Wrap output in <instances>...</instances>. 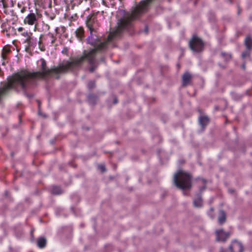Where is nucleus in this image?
Returning <instances> with one entry per match:
<instances>
[{"label":"nucleus","instance_id":"42","mask_svg":"<svg viewBox=\"0 0 252 252\" xmlns=\"http://www.w3.org/2000/svg\"><path fill=\"white\" fill-rule=\"evenodd\" d=\"M2 65H5V63H4V62H2Z\"/></svg>","mask_w":252,"mask_h":252},{"label":"nucleus","instance_id":"29","mask_svg":"<svg viewBox=\"0 0 252 252\" xmlns=\"http://www.w3.org/2000/svg\"><path fill=\"white\" fill-rule=\"evenodd\" d=\"M38 115L39 116H42L44 118H46V115L43 113V111H38Z\"/></svg>","mask_w":252,"mask_h":252},{"label":"nucleus","instance_id":"17","mask_svg":"<svg viewBox=\"0 0 252 252\" xmlns=\"http://www.w3.org/2000/svg\"><path fill=\"white\" fill-rule=\"evenodd\" d=\"M245 44L249 50L252 48V38L251 36H247L245 40Z\"/></svg>","mask_w":252,"mask_h":252},{"label":"nucleus","instance_id":"25","mask_svg":"<svg viewBox=\"0 0 252 252\" xmlns=\"http://www.w3.org/2000/svg\"><path fill=\"white\" fill-rule=\"evenodd\" d=\"M87 86L89 89H92L95 87V82L93 81H89L88 83Z\"/></svg>","mask_w":252,"mask_h":252},{"label":"nucleus","instance_id":"5","mask_svg":"<svg viewBox=\"0 0 252 252\" xmlns=\"http://www.w3.org/2000/svg\"><path fill=\"white\" fill-rule=\"evenodd\" d=\"M189 47L192 51L199 53L203 50L204 43L200 38L194 35L189 41Z\"/></svg>","mask_w":252,"mask_h":252},{"label":"nucleus","instance_id":"6","mask_svg":"<svg viewBox=\"0 0 252 252\" xmlns=\"http://www.w3.org/2000/svg\"><path fill=\"white\" fill-rule=\"evenodd\" d=\"M22 35L26 38L24 41V43L26 44L25 50L29 52L32 48H34L36 46V40L32 36V33L28 31H25L22 33Z\"/></svg>","mask_w":252,"mask_h":252},{"label":"nucleus","instance_id":"27","mask_svg":"<svg viewBox=\"0 0 252 252\" xmlns=\"http://www.w3.org/2000/svg\"><path fill=\"white\" fill-rule=\"evenodd\" d=\"M98 169L99 170H100L102 172H103L105 171V170H106L105 166L102 164L98 165Z\"/></svg>","mask_w":252,"mask_h":252},{"label":"nucleus","instance_id":"14","mask_svg":"<svg viewBox=\"0 0 252 252\" xmlns=\"http://www.w3.org/2000/svg\"><path fill=\"white\" fill-rule=\"evenodd\" d=\"M1 28L2 29V32L5 33L7 36L9 37L10 36V33L9 31L11 30L12 31H15V29L13 27H11L10 26H8V28H6V25L5 24H2L1 25Z\"/></svg>","mask_w":252,"mask_h":252},{"label":"nucleus","instance_id":"28","mask_svg":"<svg viewBox=\"0 0 252 252\" xmlns=\"http://www.w3.org/2000/svg\"><path fill=\"white\" fill-rule=\"evenodd\" d=\"M17 30H18V31L19 32H21V34H22V33H23L25 31H26L25 30V29H24V28L22 27L18 28V29H17Z\"/></svg>","mask_w":252,"mask_h":252},{"label":"nucleus","instance_id":"44","mask_svg":"<svg viewBox=\"0 0 252 252\" xmlns=\"http://www.w3.org/2000/svg\"><path fill=\"white\" fill-rule=\"evenodd\" d=\"M183 193H184V195L186 194V192L185 191L183 192Z\"/></svg>","mask_w":252,"mask_h":252},{"label":"nucleus","instance_id":"13","mask_svg":"<svg viewBox=\"0 0 252 252\" xmlns=\"http://www.w3.org/2000/svg\"><path fill=\"white\" fill-rule=\"evenodd\" d=\"M84 28L82 27H80L76 30V36L81 40L84 37Z\"/></svg>","mask_w":252,"mask_h":252},{"label":"nucleus","instance_id":"24","mask_svg":"<svg viewBox=\"0 0 252 252\" xmlns=\"http://www.w3.org/2000/svg\"><path fill=\"white\" fill-rule=\"evenodd\" d=\"M10 52H11L10 48L9 47L5 46L3 48L1 53L8 54Z\"/></svg>","mask_w":252,"mask_h":252},{"label":"nucleus","instance_id":"46","mask_svg":"<svg viewBox=\"0 0 252 252\" xmlns=\"http://www.w3.org/2000/svg\"><path fill=\"white\" fill-rule=\"evenodd\" d=\"M54 17H51V19L53 20Z\"/></svg>","mask_w":252,"mask_h":252},{"label":"nucleus","instance_id":"35","mask_svg":"<svg viewBox=\"0 0 252 252\" xmlns=\"http://www.w3.org/2000/svg\"><path fill=\"white\" fill-rule=\"evenodd\" d=\"M220 252H226L223 249H221Z\"/></svg>","mask_w":252,"mask_h":252},{"label":"nucleus","instance_id":"31","mask_svg":"<svg viewBox=\"0 0 252 252\" xmlns=\"http://www.w3.org/2000/svg\"><path fill=\"white\" fill-rule=\"evenodd\" d=\"M4 75L3 71L2 70L1 68L0 67V76H3Z\"/></svg>","mask_w":252,"mask_h":252},{"label":"nucleus","instance_id":"2","mask_svg":"<svg viewBox=\"0 0 252 252\" xmlns=\"http://www.w3.org/2000/svg\"><path fill=\"white\" fill-rule=\"evenodd\" d=\"M39 61L41 62V71L31 72L28 69H23L7 77V82L0 89V101L3 96L8 94L11 90L27 94L35 79L50 76L53 74L66 73L68 71V68L73 63L67 61L65 64L47 68V63L43 58L40 59Z\"/></svg>","mask_w":252,"mask_h":252},{"label":"nucleus","instance_id":"22","mask_svg":"<svg viewBox=\"0 0 252 252\" xmlns=\"http://www.w3.org/2000/svg\"><path fill=\"white\" fill-rule=\"evenodd\" d=\"M38 46H39V48L40 49V50L41 51H45V47L42 44V43L41 36L40 37L39 40L38 41Z\"/></svg>","mask_w":252,"mask_h":252},{"label":"nucleus","instance_id":"10","mask_svg":"<svg viewBox=\"0 0 252 252\" xmlns=\"http://www.w3.org/2000/svg\"><path fill=\"white\" fill-rule=\"evenodd\" d=\"M209 119L206 116H200L199 118V123L203 130L209 123Z\"/></svg>","mask_w":252,"mask_h":252},{"label":"nucleus","instance_id":"39","mask_svg":"<svg viewBox=\"0 0 252 252\" xmlns=\"http://www.w3.org/2000/svg\"><path fill=\"white\" fill-rule=\"evenodd\" d=\"M71 210H72V211H73L74 213H75L74 210V209L73 208H71Z\"/></svg>","mask_w":252,"mask_h":252},{"label":"nucleus","instance_id":"26","mask_svg":"<svg viewBox=\"0 0 252 252\" xmlns=\"http://www.w3.org/2000/svg\"><path fill=\"white\" fill-rule=\"evenodd\" d=\"M250 54V53L248 51H245L243 52L242 54V57L243 59H245L246 57L249 56Z\"/></svg>","mask_w":252,"mask_h":252},{"label":"nucleus","instance_id":"11","mask_svg":"<svg viewBox=\"0 0 252 252\" xmlns=\"http://www.w3.org/2000/svg\"><path fill=\"white\" fill-rule=\"evenodd\" d=\"M191 79V75L189 72L185 73L182 77V84L183 86L189 85Z\"/></svg>","mask_w":252,"mask_h":252},{"label":"nucleus","instance_id":"18","mask_svg":"<svg viewBox=\"0 0 252 252\" xmlns=\"http://www.w3.org/2000/svg\"><path fill=\"white\" fill-rule=\"evenodd\" d=\"M97 100V97L94 94H90L88 96V100L91 104H95Z\"/></svg>","mask_w":252,"mask_h":252},{"label":"nucleus","instance_id":"8","mask_svg":"<svg viewBox=\"0 0 252 252\" xmlns=\"http://www.w3.org/2000/svg\"><path fill=\"white\" fill-rule=\"evenodd\" d=\"M229 249L231 252H243L244 248L243 244L236 240L233 241L229 246Z\"/></svg>","mask_w":252,"mask_h":252},{"label":"nucleus","instance_id":"4","mask_svg":"<svg viewBox=\"0 0 252 252\" xmlns=\"http://www.w3.org/2000/svg\"><path fill=\"white\" fill-rule=\"evenodd\" d=\"M191 177L189 174L179 171L174 176V183L175 186L182 189H189L191 187Z\"/></svg>","mask_w":252,"mask_h":252},{"label":"nucleus","instance_id":"30","mask_svg":"<svg viewBox=\"0 0 252 252\" xmlns=\"http://www.w3.org/2000/svg\"><path fill=\"white\" fill-rule=\"evenodd\" d=\"M7 55L6 54L1 53V58L3 60H7Z\"/></svg>","mask_w":252,"mask_h":252},{"label":"nucleus","instance_id":"23","mask_svg":"<svg viewBox=\"0 0 252 252\" xmlns=\"http://www.w3.org/2000/svg\"><path fill=\"white\" fill-rule=\"evenodd\" d=\"M47 36L50 38L51 43L53 44L55 42L56 38L54 36L53 33L50 32L48 34Z\"/></svg>","mask_w":252,"mask_h":252},{"label":"nucleus","instance_id":"3","mask_svg":"<svg viewBox=\"0 0 252 252\" xmlns=\"http://www.w3.org/2000/svg\"><path fill=\"white\" fill-rule=\"evenodd\" d=\"M97 13H93L87 17L86 21V27L90 32V35L87 39V42L94 46H97L103 42L101 41V37L97 35V30L100 24L97 19Z\"/></svg>","mask_w":252,"mask_h":252},{"label":"nucleus","instance_id":"7","mask_svg":"<svg viewBox=\"0 0 252 252\" xmlns=\"http://www.w3.org/2000/svg\"><path fill=\"white\" fill-rule=\"evenodd\" d=\"M38 19V12L36 9L35 13L32 10L30 11V13L24 19V23L26 25L33 26L36 24Z\"/></svg>","mask_w":252,"mask_h":252},{"label":"nucleus","instance_id":"41","mask_svg":"<svg viewBox=\"0 0 252 252\" xmlns=\"http://www.w3.org/2000/svg\"><path fill=\"white\" fill-rule=\"evenodd\" d=\"M7 193H8V192H7V191H5V195H7Z\"/></svg>","mask_w":252,"mask_h":252},{"label":"nucleus","instance_id":"43","mask_svg":"<svg viewBox=\"0 0 252 252\" xmlns=\"http://www.w3.org/2000/svg\"><path fill=\"white\" fill-rule=\"evenodd\" d=\"M240 9H239V10H238V14H239V13H240Z\"/></svg>","mask_w":252,"mask_h":252},{"label":"nucleus","instance_id":"9","mask_svg":"<svg viewBox=\"0 0 252 252\" xmlns=\"http://www.w3.org/2000/svg\"><path fill=\"white\" fill-rule=\"evenodd\" d=\"M216 233L217 241L225 242L230 236V233L229 232H225L222 229L217 230L216 231Z\"/></svg>","mask_w":252,"mask_h":252},{"label":"nucleus","instance_id":"20","mask_svg":"<svg viewBox=\"0 0 252 252\" xmlns=\"http://www.w3.org/2000/svg\"><path fill=\"white\" fill-rule=\"evenodd\" d=\"M46 0H33V2L35 6L41 7L44 5Z\"/></svg>","mask_w":252,"mask_h":252},{"label":"nucleus","instance_id":"37","mask_svg":"<svg viewBox=\"0 0 252 252\" xmlns=\"http://www.w3.org/2000/svg\"><path fill=\"white\" fill-rule=\"evenodd\" d=\"M242 67H243V69H245V64H243V65H242Z\"/></svg>","mask_w":252,"mask_h":252},{"label":"nucleus","instance_id":"34","mask_svg":"<svg viewBox=\"0 0 252 252\" xmlns=\"http://www.w3.org/2000/svg\"><path fill=\"white\" fill-rule=\"evenodd\" d=\"M100 61L101 62H105V58L104 57H102L100 59Z\"/></svg>","mask_w":252,"mask_h":252},{"label":"nucleus","instance_id":"47","mask_svg":"<svg viewBox=\"0 0 252 252\" xmlns=\"http://www.w3.org/2000/svg\"><path fill=\"white\" fill-rule=\"evenodd\" d=\"M59 78H60V77H59V76H58V77H57V79H59Z\"/></svg>","mask_w":252,"mask_h":252},{"label":"nucleus","instance_id":"38","mask_svg":"<svg viewBox=\"0 0 252 252\" xmlns=\"http://www.w3.org/2000/svg\"><path fill=\"white\" fill-rule=\"evenodd\" d=\"M117 103V99H115L114 100V103L116 104Z\"/></svg>","mask_w":252,"mask_h":252},{"label":"nucleus","instance_id":"1","mask_svg":"<svg viewBox=\"0 0 252 252\" xmlns=\"http://www.w3.org/2000/svg\"><path fill=\"white\" fill-rule=\"evenodd\" d=\"M154 0H143L137 5L131 11L126 13L117 23L116 29L109 33L107 36V41L94 46V49L89 52L85 50L83 54L80 57L70 59L69 63H73L68 68V71H73L82 65L85 60H87L91 65L89 68L91 72H93L96 68L95 65V55L97 52L103 51L107 48V43L119 35L124 31H130L133 29V22L139 18L142 14L146 12L148 9L149 4Z\"/></svg>","mask_w":252,"mask_h":252},{"label":"nucleus","instance_id":"21","mask_svg":"<svg viewBox=\"0 0 252 252\" xmlns=\"http://www.w3.org/2000/svg\"><path fill=\"white\" fill-rule=\"evenodd\" d=\"M17 6L20 9V11L21 13H24L26 12L27 8L24 5V4L23 3V2H21V3L18 2V4H17Z\"/></svg>","mask_w":252,"mask_h":252},{"label":"nucleus","instance_id":"45","mask_svg":"<svg viewBox=\"0 0 252 252\" xmlns=\"http://www.w3.org/2000/svg\"><path fill=\"white\" fill-rule=\"evenodd\" d=\"M203 181L204 182H206V181H205V180H204V179H203Z\"/></svg>","mask_w":252,"mask_h":252},{"label":"nucleus","instance_id":"12","mask_svg":"<svg viewBox=\"0 0 252 252\" xmlns=\"http://www.w3.org/2000/svg\"><path fill=\"white\" fill-rule=\"evenodd\" d=\"M193 205L196 207H200L202 206V199L200 193L197 194L193 200Z\"/></svg>","mask_w":252,"mask_h":252},{"label":"nucleus","instance_id":"16","mask_svg":"<svg viewBox=\"0 0 252 252\" xmlns=\"http://www.w3.org/2000/svg\"><path fill=\"white\" fill-rule=\"evenodd\" d=\"M37 244L39 248H43L46 245V239L44 237H40L37 241Z\"/></svg>","mask_w":252,"mask_h":252},{"label":"nucleus","instance_id":"48","mask_svg":"<svg viewBox=\"0 0 252 252\" xmlns=\"http://www.w3.org/2000/svg\"><path fill=\"white\" fill-rule=\"evenodd\" d=\"M3 5L5 7V4H4V3L3 2Z\"/></svg>","mask_w":252,"mask_h":252},{"label":"nucleus","instance_id":"15","mask_svg":"<svg viewBox=\"0 0 252 252\" xmlns=\"http://www.w3.org/2000/svg\"><path fill=\"white\" fill-rule=\"evenodd\" d=\"M226 220V214L223 210H220L219 212V216L218 221L220 224H222Z\"/></svg>","mask_w":252,"mask_h":252},{"label":"nucleus","instance_id":"40","mask_svg":"<svg viewBox=\"0 0 252 252\" xmlns=\"http://www.w3.org/2000/svg\"><path fill=\"white\" fill-rule=\"evenodd\" d=\"M213 210H214L213 208H211L210 209V211H212H212H213Z\"/></svg>","mask_w":252,"mask_h":252},{"label":"nucleus","instance_id":"19","mask_svg":"<svg viewBox=\"0 0 252 252\" xmlns=\"http://www.w3.org/2000/svg\"><path fill=\"white\" fill-rule=\"evenodd\" d=\"M51 191L52 194L56 195L60 194L62 192L61 189L58 186H53Z\"/></svg>","mask_w":252,"mask_h":252},{"label":"nucleus","instance_id":"36","mask_svg":"<svg viewBox=\"0 0 252 252\" xmlns=\"http://www.w3.org/2000/svg\"><path fill=\"white\" fill-rule=\"evenodd\" d=\"M45 26L47 28L48 30H49L50 29V27L48 25H46Z\"/></svg>","mask_w":252,"mask_h":252},{"label":"nucleus","instance_id":"32","mask_svg":"<svg viewBox=\"0 0 252 252\" xmlns=\"http://www.w3.org/2000/svg\"><path fill=\"white\" fill-rule=\"evenodd\" d=\"M145 32L147 34L148 32V26H146L144 29Z\"/></svg>","mask_w":252,"mask_h":252},{"label":"nucleus","instance_id":"33","mask_svg":"<svg viewBox=\"0 0 252 252\" xmlns=\"http://www.w3.org/2000/svg\"><path fill=\"white\" fill-rule=\"evenodd\" d=\"M206 189V186H204L203 187H202L201 188H200V191H202L203 190H204L205 189Z\"/></svg>","mask_w":252,"mask_h":252}]
</instances>
